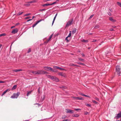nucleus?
Here are the masks:
<instances>
[{
	"mask_svg": "<svg viewBox=\"0 0 121 121\" xmlns=\"http://www.w3.org/2000/svg\"><path fill=\"white\" fill-rule=\"evenodd\" d=\"M31 73L34 75H41L47 73H48L43 70H38L35 71H31Z\"/></svg>",
	"mask_w": 121,
	"mask_h": 121,
	"instance_id": "f257e3e1",
	"label": "nucleus"
},
{
	"mask_svg": "<svg viewBox=\"0 0 121 121\" xmlns=\"http://www.w3.org/2000/svg\"><path fill=\"white\" fill-rule=\"evenodd\" d=\"M116 71L117 74L120 76L121 73V68L120 66L119 65H117L116 67Z\"/></svg>",
	"mask_w": 121,
	"mask_h": 121,
	"instance_id": "f03ea898",
	"label": "nucleus"
},
{
	"mask_svg": "<svg viewBox=\"0 0 121 121\" xmlns=\"http://www.w3.org/2000/svg\"><path fill=\"white\" fill-rule=\"evenodd\" d=\"M48 77L51 79L52 80L56 82H58L59 81V79L55 77L50 75H48Z\"/></svg>",
	"mask_w": 121,
	"mask_h": 121,
	"instance_id": "7ed1b4c3",
	"label": "nucleus"
},
{
	"mask_svg": "<svg viewBox=\"0 0 121 121\" xmlns=\"http://www.w3.org/2000/svg\"><path fill=\"white\" fill-rule=\"evenodd\" d=\"M20 94V92H17V93H14L13 95L11 96V98H17Z\"/></svg>",
	"mask_w": 121,
	"mask_h": 121,
	"instance_id": "20e7f679",
	"label": "nucleus"
},
{
	"mask_svg": "<svg viewBox=\"0 0 121 121\" xmlns=\"http://www.w3.org/2000/svg\"><path fill=\"white\" fill-rule=\"evenodd\" d=\"M73 21V20L72 19L69 21L67 23L66 26H70L72 24Z\"/></svg>",
	"mask_w": 121,
	"mask_h": 121,
	"instance_id": "39448f33",
	"label": "nucleus"
},
{
	"mask_svg": "<svg viewBox=\"0 0 121 121\" xmlns=\"http://www.w3.org/2000/svg\"><path fill=\"white\" fill-rule=\"evenodd\" d=\"M59 75L64 77H65L66 76V75L65 73H63L62 72H59L58 73Z\"/></svg>",
	"mask_w": 121,
	"mask_h": 121,
	"instance_id": "423d86ee",
	"label": "nucleus"
},
{
	"mask_svg": "<svg viewBox=\"0 0 121 121\" xmlns=\"http://www.w3.org/2000/svg\"><path fill=\"white\" fill-rule=\"evenodd\" d=\"M18 31V30L17 29H15L12 31L11 33L13 34H15L17 33Z\"/></svg>",
	"mask_w": 121,
	"mask_h": 121,
	"instance_id": "0eeeda50",
	"label": "nucleus"
},
{
	"mask_svg": "<svg viewBox=\"0 0 121 121\" xmlns=\"http://www.w3.org/2000/svg\"><path fill=\"white\" fill-rule=\"evenodd\" d=\"M66 110H67V111L66 112L67 113H73V111L72 110H71L68 109H66Z\"/></svg>",
	"mask_w": 121,
	"mask_h": 121,
	"instance_id": "6e6552de",
	"label": "nucleus"
},
{
	"mask_svg": "<svg viewBox=\"0 0 121 121\" xmlns=\"http://www.w3.org/2000/svg\"><path fill=\"white\" fill-rule=\"evenodd\" d=\"M117 116L115 117L116 118H121V112H120L118 114H117Z\"/></svg>",
	"mask_w": 121,
	"mask_h": 121,
	"instance_id": "1a4fd4ad",
	"label": "nucleus"
},
{
	"mask_svg": "<svg viewBox=\"0 0 121 121\" xmlns=\"http://www.w3.org/2000/svg\"><path fill=\"white\" fill-rule=\"evenodd\" d=\"M43 68L45 70L47 71L50 70V69H51V67H44Z\"/></svg>",
	"mask_w": 121,
	"mask_h": 121,
	"instance_id": "9d476101",
	"label": "nucleus"
},
{
	"mask_svg": "<svg viewBox=\"0 0 121 121\" xmlns=\"http://www.w3.org/2000/svg\"><path fill=\"white\" fill-rule=\"evenodd\" d=\"M53 34L51 35L49 37V39H48L47 41L45 42V43H47L52 38L53 36Z\"/></svg>",
	"mask_w": 121,
	"mask_h": 121,
	"instance_id": "9b49d317",
	"label": "nucleus"
},
{
	"mask_svg": "<svg viewBox=\"0 0 121 121\" xmlns=\"http://www.w3.org/2000/svg\"><path fill=\"white\" fill-rule=\"evenodd\" d=\"M57 15V13H56V14L55 15L53 19V21H52V25H53Z\"/></svg>",
	"mask_w": 121,
	"mask_h": 121,
	"instance_id": "f8f14e48",
	"label": "nucleus"
},
{
	"mask_svg": "<svg viewBox=\"0 0 121 121\" xmlns=\"http://www.w3.org/2000/svg\"><path fill=\"white\" fill-rule=\"evenodd\" d=\"M109 19L110 21L113 22H115L116 21V20H115L113 19L112 17H110L109 18Z\"/></svg>",
	"mask_w": 121,
	"mask_h": 121,
	"instance_id": "ddd939ff",
	"label": "nucleus"
},
{
	"mask_svg": "<svg viewBox=\"0 0 121 121\" xmlns=\"http://www.w3.org/2000/svg\"><path fill=\"white\" fill-rule=\"evenodd\" d=\"M76 30L75 28H74L73 30L72 31V34H73L75 33L76 32Z\"/></svg>",
	"mask_w": 121,
	"mask_h": 121,
	"instance_id": "4468645a",
	"label": "nucleus"
},
{
	"mask_svg": "<svg viewBox=\"0 0 121 121\" xmlns=\"http://www.w3.org/2000/svg\"><path fill=\"white\" fill-rule=\"evenodd\" d=\"M42 6L43 7H44L45 6L51 5L50 4L47 3L45 4H43L42 5Z\"/></svg>",
	"mask_w": 121,
	"mask_h": 121,
	"instance_id": "2eb2a0df",
	"label": "nucleus"
},
{
	"mask_svg": "<svg viewBox=\"0 0 121 121\" xmlns=\"http://www.w3.org/2000/svg\"><path fill=\"white\" fill-rule=\"evenodd\" d=\"M17 86L16 85H14L11 89L12 90H13L16 89L17 87Z\"/></svg>",
	"mask_w": 121,
	"mask_h": 121,
	"instance_id": "dca6fc26",
	"label": "nucleus"
},
{
	"mask_svg": "<svg viewBox=\"0 0 121 121\" xmlns=\"http://www.w3.org/2000/svg\"><path fill=\"white\" fill-rule=\"evenodd\" d=\"M22 70L21 69H15V70L14 69V70H13V71L14 72H17L18 71H21Z\"/></svg>",
	"mask_w": 121,
	"mask_h": 121,
	"instance_id": "f3484780",
	"label": "nucleus"
},
{
	"mask_svg": "<svg viewBox=\"0 0 121 121\" xmlns=\"http://www.w3.org/2000/svg\"><path fill=\"white\" fill-rule=\"evenodd\" d=\"M76 63L78 64L81 65H85V64L84 63H80L79 62H77Z\"/></svg>",
	"mask_w": 121,
	"mask_h": 121,
	"instance_id": "a211bd4d",
	"label": "nucleus"
},
{
	"mask_svg": "<svg viewBox=\"0 0 121 121\" xmlns=\"http://www.w3.org/2000/svg\"><path fill=\"white\" fill-rule=\"evenodd\" d=\"M8 90V89H7L5 91H4L2 93V94L1 95V96H3L7 92Z\"/></svg>",
	"mask_w": 121,
	"mask_h": 121,
	"instance_id": "6ab92c4d",
	"label": "nucleus"
},
{
	"mask_svg": "<svg viewBox=\"0 0 121 121\" xmlns=\"http://www.w3.org/2000/svg\"><path fill=\"white\" fill-rule=\"evenodd\" d=\"M78 60H81L82 61L84 62L85 61V60L84 59L81 58L80 57H78Z\"/></svg>",
	"mask_w": 121,
	"mask_h": 121,
	"instance_id": "aec40b11",
	"label": "nucleus"
},
{
	"mask_svg": "<svg viewBox=\"0 0 121 121\" xmlns=\"http://www.w3.org/2000/svg\"><path fill=\"white\" fill-rule=\"evenodd\" d=\"M73 117H77L79 116V115L78 114H73Z\"/></svg>",
	"mask_w": 121,
	"mask_h": 121,
	"instance_id": "412c9836",
	"label": "nucleus"
},
{
	"mask_svg": "<svg viewBox=\"0 0 121 121\" xmlns=\"http://www.w3.org/2000/svg\"><path fill=\"white\" fill-rule=\"evenodd\" d=\"M36 2V1L35 0H33L31 1H30V2H29V3H35Z\"/></svg>",
	"mask_w": 121,
	"mask_h": 121,
	"instance_id": "4be33fe9",
	"label": "nucleus"
},
{
	"mask_svg": "<svg viewBox=\"0 0 121 121\" xmlns=\"http://www.w3.org/2000/svg\"><path fill=\"white\" fill-rule=\"evenodd\" d=\"M32 92V91H29V92H27V95L28 96L29 95L31 94Z\"/></svg>",
	"mask_w": 121,
	"mask_h": 121,
	"instance_id": "5701e85b",
	"label": "nucleus"
},
{
	"mask_svg": "<svg viewBox=\"0 0 121 121\" xmlns=\"http://www.w3.org/2000/svg\"><path fill=\"white\" fill-rule=\"evenodd\" d=\"M68 35L67 36V37H70L71 35V31H70Z\"/></svg>",
	"mask_w": 121,
	"mask_h": 121,
	"instance_id": "b1692460",
	"label": "nucleus"
},
{
	"mask_svg": "<svg viewBox=\"0 0 121 121\" xmlns=\"http://www.w3.org/2000/svg\"><path fill=\"white\" fill-rule=\"evenodd\" d=\"M81 41L82 42H84V43L87 42H88V40H85L84 39L82 40Z\"/></svg>",
	"mask_w": 121,
	"mask_h": 121,
	"instance_id": "393cba45",
	"label": "nucleus"
},
{
	"mask_svg": "<svg viewBox=\"0 0 121 121\" xmlns=\"http://www.w3.org/2000/svg\"><path fill=\"white\" fill-rule=\"evenodd\" d=\"M76 99L78 100H82V98L77 97L76 98Z\"/></svg>",
	"mask_w": 121,
	"mask_h": 121,
	"instance_id": "a878e982",
	"label": "nucleus"
},
{
	"mask_svg": "<svg viewBox=\"0 0 121 121\" xmlns=\"http://www.w3.org/2000/svg\"><path fill=\"white\" fill-rule=\"evenodd\" d=\"M117 4L118 6H119L120 7H121V3L119 2H117Z\"/></svg>",
	"mask_w": 121,
	"mask_h": 121,
	"instance_id": "bb28decb",
	"label": "nucleus"
},
{
	"mask_svg": "<svg viewBox=\"0 0 121 121\" xmlns=\"http://www.w3.org/2000/svg\"><path fill=\"white\" fill-rule=\"evenodd\" d=\"M59 69L61 70H64L65 71H66V70L64 69H63V68H62L61 67H59Z\"/></svg>",
	"mask_w": 121,
	"mask_h": 121,
	"instance_id": "cd10ccee",
	"label": "nucleus"
},
{
	"mask_svg": "<svg viewBox=\"0 0 121 121\" xmlns=\"http://www.w3.org/2000/svg\"><path fill=\"white\" fill-rule=\"evenodd\" d=\"M99 27V26L98 25H95L94 27V28L95 29H97Z\"/></svg>",
	"mask_w": 121,
	"mask_h": 121,
	"instance_id": "c85d7f7f",
	"label": "nucleus"
},
{
	"mask_svg": "<svg viewBox=\"0 0 121 121\" xmlns=\"http://www.w3.org/2000/svg\"><path fill=\"white\" fill-rule=\"evenodd\" d=\"M29 2H28L27 3V4H25V5L26 6H29L30 5V3H29Z\"/></svg>",
	"mask_w": 121,
	"mask_h": 121,
	"instance_id": "c756f323",
	"label": "nucleus"
},
{
	"mask_svg": "<svg viewBox=\"0 0 121 121\" xmlns=\"http://www.w3.org/2000/svg\"><path fill=\"white\" fill-rule=\"evenodd\" d=\"M67 117V116H63L62 117V119H65Z\"/></svg>",
	"mask_w": 121,
	"mask_h": 121,
	"instance_id": "7c9ffc66",
	"label": "nucleus"
},
{
	"mask_svg": "<svg viewBox=\"0 0 121 121\" xmlns=\"http://www.w3.org/2000/svg\"><path fill=\"white\" fill-rule=\"evenodd\" d=\"M6 35V34L5 33H3L2 34H1L0 35V37L3 36H5Z\"/></svg>",
	"mask_w": 121,
	"mask_h": 121,
	"instance_id": "2f4dec72",
	"label": "nucleus"
},
{
	"mask_svg": "<svg viewBox=\"0 0 121 121\" xmlns=\"http://www.w3.org/2000/svg\"><path fill=\"white\" fill-rule=\"evenodd\" d=\"M59 67H58V66H54L53 67V68H54L57 69H59Z\"/></svg>",
	"mask_w": 121,
	"mask_h": 121,
	"instance_id": "473e14b6",
	"label": "nucleus"
},
{
	"mask_svg": "<svg viewBox=\"0 0 121 121\" xmlns=\"http://www.w3.org/2000/svg\"><path fill=\"white\" fill-rule=\"evenodd\" d=\"M85 105L86 106H87L88 107H90L91 106V105L90 104H85Z\"/></svg>",
	"mask_w": 121,
	"mask_h": 121,
	"instance_id": "72a5a7b5",
	"label": "nucleus"
},
{
	"mask_svg": "<svg viewBox=\"0 0 121 121\" xmlns=\"http://www.w3.org/2000/svg\"><path fill=\"white\" fill-rule=\"evenodd\" d=\"M38 24L36 22L35 24H34L32 26L33 28L35 27Z\"/></svg>",
	"mask_w": 121,
	"mask_h": 121,
	"instance_id": "f704fd0d",
	"label": "nucleus"
},
{
	"mask_svg": "<svg viewBox=\"0 0 121 121\" xmlns=\"http://www.w3.org/2000/svg\"><path fill=\"white\" fill-rule=\"evenodd\" d=\"M31 14L30 13H28V14H25L24 16H29V15H30Z\"/></svg>",
	"mask_w": 121,
	"mask_h": 121,
	"instance_id": "c9c22d12",
	"label": "nucleus"
},
{
	"mask_svg": "<svg viewBox=\"0 0 121 121\" xmlns=\"http://www.w3.org/2000/svg\"><path fill=\"white\" fill-rule=\"evenodd\" d=\"M68 37H67V36L66 37L65 39V40L67 41V42H68L69 41V40L68 39Z\"/></svg>",
	"mask_w": 121,
	"mask_h": 121,
	"instance_id": "e433bc0d",
	"label": "nucleus"
},
{
	"mask_svg": "<svg viewBox=\"0 0 121 121\" xmlns=\"http://www.w3.org/2000/svg\"><path fill=\"white\" fill-rule=\"evenodd\" d=\"M23 13V12H20L18 13L17 15H21Z\"/></svg>",
	"mask_w": 121,
	"mask_h": 121,
	"instance_id": "4c0bfd02",
	"label": "nucleus"
},
{
	"mask_svg": "<svg viewBox=\"0 0 121 121\" xmlns=\"http://www.w3.org/2000/svg\"><path fill=\"white\" fill-rule=\"evenodd\" d=\"M75 65L74 64H69V66H75Z\"/></svg>",
	"mask_w": 121,
	"mask_h": 121,
	"instance_id": "58836bf2",
	"label": "nucleus"
},
{
	"mask_svg": "<svg viewBox=\"0 0 121 121\" xmlns=\"http://www.w3.org/2000/svg\"><path fill=\"white\" fill-rule=\"evenodd\" d=\"M74 110H75L77 111H78V110H81V109H78V108H77V109L75 108V109H74Z\"/></svg>",
	"mask_w": 121,
	"mask_h": 121,
	"instance_id": "ea45409f",
	"label": "nucleus"
},
{
	"mask_svg": "<svg viewBox=\"0 0 121 121\" xmlns=\"http://www.w3.org/2000/svg\"><path fill=\"white\" fill-rule=\"evenodd\" d=\"M46 10L45 9H40L39 10L40 11H45Z\"/></svg>",
	"mask_w": 121,
	"mask_h": 121,
	"instance_id": "a19ab883",
	"label": "nucleus"
},
{
	"mask_svg": "<svg viewBox=\"0 0 121 121\" xmlns=\"http://www.w3.org/2000/svg\"><path fill=\"white\" fill-rule=\"evenodd\" d=\"M31 51V49L30 48H29L28 49V53H29Z\"/></svg>",
	"mask_w": 121,
	"mask_h": 121,
	"instance_id": "79ce46f5",
	"label": "nucleus"
},
{
	"mask_svg": "<svg viewBox=\"0 0 121 121\" xmlns=\"http://www.w3.org/2000/svg\"><path fill=\"white\" fill-rule=\"evenodd\" d=\"M56 3V2H54L53 3H52V4H50V5H52L54 4H55Z\"/></svg>",
	"mask_w": 121,
	"mask_h": 121,
	"instance_id": "37998d69",
	"label": "nucleus"
},
{
	"mask_svg": "<svg viewBox=\"0 0 121 121\" xmlns=\"http://www.w3.org/2000/svg\"><path fill=\"white\" fill-rule=\"evenodd\" d=\"M92 101L94 103H95V104H96L97 103V102L95 100H92Z\"/></svg>",
	"mask_w": 121,
	"mask_h": 121,
	"instance_id": "c03bdc74",
	"label": "nucleus"
},
{
	"mask_svg": "<svg viewBox=\"0 0 121 121\" xmlns=\"http://www.w3.org/2000/svg\"><path fill=\"white\" fill-rule=\"evenodd\" d=\"M84 114L86 115L88 114V112H84Z\"/></svg>",
	"mask_w": 121,
	"mask_h": 121,
	"instance_id": "a18cd8bd",
	"label": "nucleus"
},
{
	"mask_svg": "<svg viewBox=\"0 0 121 121\" xmlns=\"http://www.w3.org/2000/svg\"><path fill=\"white\" fill-rule=\"evenodd\" d=\"M50 70L51 71L53 72H55V71H54V69H52V68H51V69H50Z\"/></svg>",
	"mask_w": 121,
	"mask_h": 121,
	"instance_id": "49530a36",
	"label": "nucleus"
},
{
	"mask_svg": "<svg viewBox=\"0 0 121 121\" xmlns=\"http://www.w3.org/2000/svg\"><path fill=\"white\" fill-rule=\"evenodd\" d=\"M62 121H69V120L68 119H64Z\"/></svg>",
	"mask_w": 121,
	"mask_h": 121,
	"instance_id": "de8ad7c7",
	"label": "nucleus"
},
{
	"mask_svg": "<svg viewBox=\"0 0 121 121\" xmlns=\"http://www.w3.org/2000/svg\"><path fill=\"white\" fill-rule=\"evenodd\" d=\"M93 15H91L90 17H89V19H91V18H92L93 17Z\"/></svg>",
	"mask_w": 121,
	"mask_h": 121,
	"instance_id": "09e8293b",
	"label": "nucleus"
},
{
	"mask_svg": "<svg viewBox=\"0 0 121 121\" xmlns=\"http://www.w3.org/2000/svg\"><path fill=\"white\" fill-rule=\"evenodd\" d=\"M96 41V40H93L91 42H95Z\"/></svg>",
	"mask_w": 121,
	"mask_h": 121,
	"instance_id": "8fccbe9b",
	"label": "nucleus"
},
{
	"mask_svg": "<svg viewBox=\"0 0 121 121\" xmlns=\"http://www.w3.org/2000/svg\"><path fill=\"white\" fill-rule=\"evenodd\" d=\"M30 17H26L25 18V19H29V18H30Z\"/></svg>",
	"mask_w": 121,
	"mask_h": 121,
	"instance_id": "3c124183",
	"label": "nucleus"
},
{
	"mask_svg": "<svg viewBox=\"0 0 121 121\" xmlns=\"http://www.w3.org/2000/svg\"><path fill=\"white\" fill-rule=\"evenodd\" d=\"M4 82L2 81H0V83H4Z\"/></svg>",
	"mask_w": 121,
	"mask_h": 121,
	"instance_id": "603ef678",
	"label": "nucleus"
},
{
	"mask_svg": "<svg viewBox=\"0 0 121 121\" xmlns=\"http://www.w3.org/2000/svg\"><path fill=\"white\" fill-rule=\"evenodd\" d=\"M41 20H39L38 21H37V22H36V23L38 24L39 23V22H40L41 21Z\"/></svg>",
	"mask_w": 121,
	"mask_h": 121,
	"instance_id": "864d4df0",
	"label": "nucleus"
},
{
	"mask_svg": "<svg viewBox=\"0 0 121 121\" xmlns=\"http://www.w3.org/2000/svg\"><path fill=\"white\" fill-rule=\"evenodd\" d=\"M108 14L109 15V16H111V13L110 12H108Z\"/></svg>",
	"mask_w": 121,
	"mask_h": 121,
	"instance_id": "5fc2aeb1",
	"label": "nucleus"
},
{
	"mask_svg": "<svg viewBox=\"0 0 121 121\" xmlns=\"http://www.w3.org/2000/svg\"><path fill=\"white\" fill-rule=\"evenodd\" d=\"M81 55H82V56L83 57H84L85 56V55L83 53H81Z\"/></svg>",
	"mask_w": 121,
	"mask_h": 121,
	"instance_id": "6e6d98bb",
	"label": "nucleus"
},
{
	"mask_svg": "<svg viewBox=\"0 0 121 121\" xmlns=\"http://www.w3.org/2000/svg\"><path fill=\"white\" fill-rule=\"evenodd\" d=\"M79 94L80 95H81L82 96H84V95H85V94H83V93H82Z\"/></svg>",
	"mask_w": 121,
	"mask_h": 121,
	"instance_id": "4d7b16f0",
	"label": "nucleus"
},
{
	"mask_svg": "<svg viewBox=\"0 0 121 121\" xmlns=\"http://www.w3.org/2000/svg\"><path fill=\"white\" fill-rule=\"evenodd\" d=\"M35 104L38 105V106H40V104H38V103H36V104H34V105H35Z\"/></svg>",
	"mask_w": 121,
	"mask_h": 121,
	"instance_id": "13d9d810",
	"label": "nucleus"
},
{
	"mask_svg": "<svg viewBox=\"0 0 121 121\" xmlns=\"http://www.w3.org/2000/svg\"><path fill=\"white\" fill-rule=\"evenodd\" d=\"M95 99L96 100H98V101H99V99H98V98H95Z\"/></svg>",
	"mask_w": 121,
	"mask_h": 121,
	"instance_id": "bf43d9fd",
	"label": "nucleus"
},
{
	"mask_svg": "<svg viewBox=\"0 0 121 121\" xmlns=\"http://www.w3.org/2000/svg\"><path fill=\"white\" fill-rule=\"evenodd\" d=\"M77 97H75L73 96L72 97V98L73 99H76V98Z\"/></svg>",
	"mask_w": 121,
	"mask_h": 121,
	"instance_id": "052dcab7",
	"label": "nucleus"
},
{
	"mask_svg": "<svg viewBox=\"0 0 121 121\" xmlns=\"http://www.w3.org/2000/svg\"><path fill=\"white\" fill-rule=\"evenodd\" d=\"M74 66H77V67H80V66L79 65H75Z\"/></svg>",
	"mask_w": 121,
	"mask_h": 121,
	"instance_id": "680f3d73",
	"label": "nucleus"
},
{
	"mask_svg": "<svg viewBox=\"0 0 121 121\" xmlns=\"http://www.w3.org/2000/svg\"><path fill=\"white\" fill-rule=\"evenodd\" d=\"M32 20V19H29V20H28L27 21V22H29V21H30L31 20Z\"/></svg>",
	"mask_w": 121,
	"mask_h": 121,
	"instance_id": "e2e57ef3",
	"label": "nucleus"
},
{
	"mask_svg": "<svg viewBox=\"0 0 121 121\" xmlns=\"http://www.w3.org/2000/svg\"><path fill=\"white\" fill-rule=\"evenodd\" d=\"M38 92L39 93H40V88H39L38 89Z\"/></svg>",
	"mask_w": 121,
	"mask_h": 121,
	"instance_id": "0e129e2a",
	"label": "nucleus"
},
{
	"mask_svg": "<svg viewBox=\"0 0 121 121\" xmlns=\"http://www.w3.org/2000/svg\"><path fill=\"white\" fill-rule=\"evenodd\" d=\"M113 29L112 28H111L110 29V30L111 31H112L113 30Z\"/></svg>",
	"mask_w": 121,
	"mask_h": 121,
	"instance_id": "69168bd1",
	"label": "nucleus"
},
{
	"mask_svg": "<svg viewBox=\"0 0 121 121\" xmlns=\"http://www.w3.org/2000/svg\"><path fill=\"white\" fill-rule=\"evenodd\" d=\"M109 11L111 12H112V9H109Z\"/></svg>",
	"mask_w": 121,
	"mask_h": 121,
	"instance_id": "338daca9",
	"label": "nucleus"
},
{
	"mask_svg": "<svg viewBox=\"0 0 121 121\" xmlns=\"http://www.w3.org/2000/svg\"><path fill=\"white\" fill-rule=\"evenodd\" d=\"M19 23H17V24H16L15 25V26H17V25H19Z\"/></svg>",
	"mask_w": 121,
	"mask_h": 121,
	"instance_id": "774afa93",
	"label": "nucleus"
}]
</instances>
